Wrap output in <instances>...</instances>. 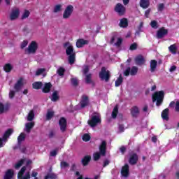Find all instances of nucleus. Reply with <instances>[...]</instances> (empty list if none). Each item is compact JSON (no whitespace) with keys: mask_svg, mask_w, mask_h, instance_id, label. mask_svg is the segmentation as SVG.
I'll use <instances>...</instances> for the list:
<instances>
[{"mask_svg":"<svg viewBox=\"0 0 179 179\" xmlns=\"http://www.w3.org/2000/svg\"><path fill=\"white\" fill-rule=\"evenodd\" d=\"M27 120V121H33L34 120V110H31L29 111Z\"/></svg>","mask_w":179,"mask_h":179,"instance_id":"37","label":"nucleus"},{"mask_svg":"<svg viewBox=\"0 0 179 179\" xmlns=\"http://www.w3.org/2000/svg\"><path fill=\"white\" fill-rule=\"evenodd\" d=\"M57 73H58L59 76H64V73H65V69L64 67H59Z\"/></svg>","mask_w":179,"mask_h":179,"instance_id":"45","label":"nucleus"},{"mask_svg":"<svg viewBox=\"0 0 179 179\" xmlns=\"http://www.w3.org/2000/svg\"><path fill=\"white\" fill-rule=\"evenodd\" d=\"M131 114L134 118H137L139 116V108L134 106L131 108Z\"/></svg>","mask_w":179,"mask_h":179,"instance_id":"20","label":"nucleus"},{"mask_svg":"<svg viewBox=\"0 0 179 179\" xmlns=\"http://www.w3.org/2000/svg\"><path fill=\"white\" fill-rule=\"evenodd\" d=\"M150 5V1H149V0H140V6L143 8V9H148Z\"/></svg>","mask_w":179,"mask_h":179,"instance_id":"23","label":"nucleus"},{"mask_svg":"<svg viewBox=\"0 0 179 179\" xmlns=\"http://www.w3.org/2000/svg\"><path fill=\"white\" fill-rule=\"evenodd\" d=\"M164 10V3H161L158 5V12H163Z\"/></svg>","mask_w":179,"mask_h":179,"instance_id":"52","label":"nucleus"},{"mask_svg":"<svg viewBox=\"0 0 179 179\" xmlns=\"http://www.w3.org/2000/svg\"><path fill=\"white\" fill-rule=\"evenodd\" d=\"M37 48H38V45L36 41H31L29 45L28 48L25 50L26 52L28 54H36L37 51Z\"/></svg>","mask_w":179,"mask_h":179,"instance_id":"7","label":"nucleus"},{"mask_svg":"<svg viewBox=\"0 0 179 179\" xmlns=\"http://www.w3.org/2000/svg\"><path fill=\"white\" fill-rule=\"evenodd\" d=\"M13 69V66L10 64H6L5 66H3V71L6 72L7 73H9L10 71Z\"/></svg>","mask_w":179,"mask_h":179,"instance_id":"33","label":"nucleus"},{"mask_svg":"<svg viewBox=\"0 0 179 179\" xmlns=\"http://www.w3.org/2000/svg\"><path fill=\"white\" fill-rule=\"evenodd\" d=\"M73 12V6L69 5L64 10L63 13V19H69Z\"/></svg>","mask_w":179,"mask_h":179,"instance_id":"10","label":"nucleus"},{"mask_svg":"<svg viewBox=\"0 0 179 179\" xmlns=\"http://www.w3.org/2000/svg\"><path fill=\"white\" fill-rule=\"evenodd\" d=\"M59 125L60 127V131L65 132L66 131V119L65 117H61L59 120Z\"/></svg>","mask_w":179,"mask_h":179,"instance_id":"14","label":"nucleus"},{"mask_svg":"<svg viewBox=\"0 0 179 179\" xmlns=\"http://www.w3.org/2000/svg\"><path fill=\"white\" fill-rule=\"evenodd\" d=\"M80 104H81V108H85V107H86V106L89 104V97H87V96L86 95H83Z\"/></svg>","mask_w":179,"mask_h":179,"instance_id":"24","label":"nucleus"},{"mask_svg":"<svg viewBox=\"0 0 179 179\" xmlns=\"http://www.w3.org/2000/svg\"><path fill=\"white\" fill-rule=\"evenodd\" d=\"M14 175H15V172L13 171V170L8 169L6 172L3 179H13Z\"/></svg>","mask_w":179,"mask_h":179,"instance_id":"21","label":"nucleus"},{"mask_svg":"<svg viewBox=\"0 0 179 179\" xmlns=\"http://www.w3.org/2000/svg\"><path fill=\"white\" fill-rule=\"evenodd\" d=\"M150 26L151 27H152V29H157V21L156 20H153V21H151L150 22Z\"/></svg>","mask_w":179,"mask_h":179,"instance_id":"50","label":"nucleus"},{"mask_svg":"<svg viewBox=\"0 0 179 179\" xmlns=\"http://www.w3.org/2000/svg\"><path fill=\"white\" fill-rule=\"evenodd\" d=\"M176 69H177V66H171V68L169 69V72H174V71H176Z\"/></svg>","mask_w":179,"mask_h":179,"instance_id":"63","label":"nucleus"},{"mask_svg":"<svg viewBox=\"0 0 179 179\" xmlns=\"http://www.w3.org/2000/svg\"><path fill=\"white\" fill-rule=\"evenodd\" d=\"M122 44V39L121 38H117V41L115 43L116 47H120Z\"/></svg>","mask_w":179,"mask_h":179,"instance_id":"54","label":"nucleus"},{"mask_svg":"<svg viewBox=\"0 0 179 179\" xmlns=\"http://www.w3.org/2000/svg\"><path fill=\"white\" fill-rule=\"evenodd\" d=\"M150 13V8H148L145 12V17H149V14Z\"/></svg>","mask_w":179,"mask_h":179,"instance_id":"60","label":"nucleus"},{"mask_svg":"<svg viewBox=\"0 0 179 179\" xmlns=\"http://www.w3.org/2000/svg\"><path fill=\"white\" fill-rule=\"evenodd\" d=\"M99 152H94L93 154V159L94 162H97L101 156H106L107 153V141L102 140L99 146Z\"/></svg>","mask_w":179,"mask_h":179,"instance_id":"1","label":"nucleus"},{"mask_svg":"<svg viewBox=\"0 0 179 179\" xmlns=\"http://www.w3.org/2000/svg\"><path fill=\"white\" fill-rule=\"evenodd\" d=\"M33 89H36V90H38L43 87V83L42 82H34L32 84Z\"/></svg>","mask_w":179,"mask_h":179,"instance_id":"31","label":"nucleus"},{"mask_svg":"<svg viewBox=\"0 0 179 179\" xmlns=\"http://www.w3.org/2000/svg\"><path fill=\"white\" fill-rule=\"evenodd\" d=\"M76 54H72L71 55H69V63L70 65H73L76 61Z\"/></svg>","mask_w":179,"mask_h":179,"instance_id":"36","label":"nucleus"},{"mask_svg":"<svg viewBox=\"0 0 179 179\" xmlns=\"http://www.w3.org/2000/svg\"><path fill=\"white\" fill-rule=\"evenodd\" d=\"M163 99H164V92L159 91L155 92L154 94H152V102H156V106L159 107V106H162V103H163Z\"/></svg>","mask_w":179,"mask_h":179,"instance_id":"4","label":"nucleus"},{"mask_svg":"<svg viewBox=\"0 0 179 179\" xmlns=\"http://www.w3.org/2000/svg\"><path fill=\"white\" fill-rule=\"evenodd\" d=\"M24 80L23 79V78H20L14 85V87H13L14 90H10V92L8 94L9 99H13V97H15V94H16V93L22 90V88L24 85V83H23Z\"/></svg>","mask_w":179,"mask_h":179,"instance_id":"2","label":"nucleus"},{"mask_svg":"<svg viewBox=\"0 0 179 179\" xmlns=\"http://www.w3.org/2000/svg\"><path fill=\"white\" fill-rule=\"evenodd\" d=\"M25 171H26V166H23L17 174V178L18 179H30V172H26L25 175L23 176V174H24Z\"/></svg>","mask_w":179,"mask_h":179,"instance_id":"11","label":"nucleus"},{"mask_svg":"<svg viewBox=\"0 0 179 179\" xmlns=\"http://www.w3.org/2000/svg\"><path fill=\"white\" fill-rule=\"evenodd\" d=\"M138 162V155L136 154H134L129 160V163L131 165L136 164Z\"/></svg>","mask_w":179,"mask_h":179,"instance_id":"27","label":"nucleus"},{"mask_svg":"<svg viewBox=\"0 0 179 179\" xmlns=\"http://www.w3.org/2000/svg\"><path fill=\"white\" fill-rule=\"evenodd\" d=\"M75 170H76V164H73L71 165V171H75Z\"/></svg>","mask_w":179,"mask_h":179,"instance_id":"64","label":"nucleus"},{"mask_svg":"<svg viewBox=\"0 0 179 179\" xmlns=\"http://www.w3.org/2000/svg\"><path fill=\"white\" fill-rule=\"evenodd\" d=\"M57 150H53L50 152V156L52 157H55L57 156Z\"/></svg>","mask_w":179,"mask_h":179,"instance_id":"62","label":"nucleus"},{"mask_svg":"<svg viewBox=\"0 0 179 179\" xmlns=\"http://www.w3.org/2000/svg\"><path fill=\"white\" fill-rule=\"evenodd\" d=\"M61 10H62V5L57 4L55 6V8L53 10L54 13H58V12H61Z\"/></svg>","mask_w":179,"mask_h":179,"instance_id":"41","label":"nucleus"},{"mask_svg":"<svg viewBox=\"0 0 179 179\" xmlns=\"http://www.w3.org/2000/svg\"><path fill=\"white\" fill-rule=\"evenodd\" d=\"M138 48V44L136 43H134L130 45V50L131 51H134V50H136Z\"/></svg>","mask_w":179,"mask_h":179,"instance_id":"56","label":"nucleus"},{"mask_svg":"<svg viewBox=\"0 0 179 179\" xmlns=\"http://www.w3.org/2000/svg\"><path fill=\"white\" fill-rule=\"evenodd\" d=\"M121 174L122 176L124 177L125 178L129 176V166H128V164H125L122 168Z\"/></svg>","mask_w":179,"mask_h":179,"instance_id":"16","label":"nucleus"},{"mask_svg":"<svg viewBox=\"0 0 179 179\" xmlns=\"http://www.w3.org/2000/svg\"><path fill=\"white\" fill-rule=\"evenodd\" d=\"M83 72L84 75H87V72H89V66H84Z\"/></svg>","mask_w":179,"mask_h":179,"instance_id":"55","label":"nucleus"},{"mask_svg":"<svg viewBox=\"0 0 179 179\" xmlns=\"http://www.w3.org/2000/svg\"><path fill=\"white\" fill-rule=\"evenodd\" d=\"M85 82L87 85H90V83H92L93 85V81L92 80V74L85 75Z\"/></svg>","mask_w":179,"mask_h":179,"instance_id":"39","label":"nucleus"},{"mask_svg":"<svg viewBox=\"0 0 179 179\" xmlns=\"http://www.w3.org/2000/svg\"><path fill=\"white\" fill-rule=\"evenodd\" d=\"M19 15H20V10L19 8H13L11 10V13L10 14V20H16V19L19 17Z\"/></svg>","mask_w":179,"mask_h":179,"instance_id":"12","label":"nucleus"},{"mask_svg":"<svg viewBox=\"0 0 179 179\" xmlns=\"http://www.w3.org/2000/svg\"><path fill=\"white\" fill-rule=\"evenodd\" d=\"M26 159H20L15 165V169L16 170H19V169H20V167H22V166H23V163H24Z\"/></svg>","mask_w":179,"mask_h":179,"instance_id":"38","label":"nucleus"},{"mask_svg":"<svg viewBox=\"0 0 179 179\" xmlns=\"http://www.w3.org/2000/svg\"><path fill=\"white\" fill-rule=\"evenodd\" d=\"M138 73V67L136 66H132L128 67L124 72V76H129L131 75V76H135Z\"/></svg>","mask_w":179,"mask_h":179,"instance_id":"9","label":"nucleus"},{"mask_svg":"<svg viewBox=\"0 0 179 179\" xmlns=\"http://www.w3.org/2000/svg\"><path fill=\"white\" fill-rule=\"evenodd\" d=\"M169 108L164 109L162 113V120H165V121H169Z\"/></svg>","mask_w":179,"mask_h":179,"instance_id":"29","label":"nucleus"},{"mask_svg":"<svg viewBox=\"0 0 179 179\" xmlns=\"http://www.w3.org/2000/svg\"><path fill=\"white\" fill-rule=\"evenodd\" d=\"M157 68V61L156 60H151L150 62V71L152 73L153 72H156V69Z\"/></svg>","mask_w":179,"mask_h":179,"instance_id":"18","label":"nucleus"},{"mask_svg":"<svg viewBox=\"0 0 179 179\" xmlns=\"http://www.w3.org/2000/svg\"><path fill=\"white\" fill-rule=\"evenodd\" d=\"M5 113V106L3 104L0 103V114H3Z\"/></svg>","mask_w":179,"mask_h":179,"instance_id":"57","label":"nucleus"},{"mask_svg":"<svg viewBox=\"0 0 179 179\" xmlns=\"http://www.w3.org/2000/svg\"><path fill=\"white\" fill-rule=\"evenodd\" d=\"M55 136V133L53 131H50L49 133V138H54V136Z\"/></svg>","mask_w":179,"mask_h":179,"instance_id":"61","label":"nucleus"},{"mask_svg":"<svg viewBox=\"0 0 179 179\" xmlns=\"http://www.w3.org/2000/svg\"><path fill=\"white\" fill-rule=\"evenodd\" d=\"M136 65H143L145 64V58L142 55H139L135 59Z\"/></svg>","mask_w":179,"mask_h":179,"instance_id":"25","label":"nucleus"},{"mask_svg":"<svg viewBox=\"0 0 179 179\" xmlns=\"http://www.w3.org/2000/svg\"><path fill=\"white\" fill-rule=\"evenodd\" d=\"M30 16V11L26 10L23 13L22 15L21 16L22 20H24V19H27Z\"/></svg>","mask_w":179,"mask_h":179,"instance_id":"43","label":"nucleus"},{"mask_svg":"<svg viewBox=\"0 0 179 179\" xmlns=\"http://www.w3.org/2000/svg\"><path fill=\"white\" fill-rule=\"evenodd\" d=\"M44 179H57V175L55 173H48L45 176Z\"/></svg>","mask_w":179,"mask_h":179,"instance_id":"44","label":"nucleus"},{"mask_svg":"<svg viewBox=\"0 0 179 179\" xmlns=\"http://www.w3.org/2000/svg\"><path fill=\"white\" fill-rule=\"evenodd\" d=\"M90 135L85 134L83 136V141H84V142H89V141H90Z\"/></svg>","mask_w":179,"mask_h":179,"instance_id":"48","label":"nucleus"},{"mask_svg":"<svg viewBox=\"0 0 179 179\" xmlns=\"http://www.w3.org/2000/svg\"><path fill=\"white\" fill-rule=\"evenodd\" d=\"M64 48H67L66 49V55H72V54H76L75 53V52H73V46H72V45H71V43L69 42H66L64 44Z\"/></svg>","mask_w":179,"mask_h":179,"instance_id":"13","label":"nucleus"},{"mask_svg":"<svg viewBox=\"0 0 179 179\" xmlns=\"http://www.w3.org/2000/svg\"><path fill=\"white\" fill-rule=\"evenodd\" d=\"M51 87H52L51 83H45L44 87L42 89V92L43 93H50V92H51Z\"/></svg>","mask_w":179,"mask_h":179,"instance_id":"22","label":"nucleus"},{"mask_svg":"<svg viewBox=\"0 0 179 179\" xmlns=\"http://www.w3.org/2000/svg\"><path fill=\"white\" fill-rule=\"evenodd\" d=\"M90 160H92V157H90L89 155L84 157L83 158V159L81 160L83 166H87V164H89V162H90Z\"/></svg>","mask_w":179,"mask_h":179,"instance_id":"28","label":"nucleus"},{"mask_svg":"<svg viewBox=\"0 0 179 179\" xmlns=\"http://www.w3.org/2000/svg\"><path fill=\"white\" fill-rule=\"evenodd\" d=\"M124 125L120 124L119 125V132H124Z\"/></svg>","mask_w":179,"mask_h":179,"instance_id":"59","label":"nucleus"},{"mask_svg":"<svg viewBox=\"0 0 179 179\" xmlns=\"http://www.w3.org/2000/svg\"><path fill=\"white\" fill-rule=\"evenodd\" d=\"M60 167L61 169H66V167H69V164H68L66 162H61L60 163Z\"/></svg>","mask_w":179,"mask_h":179,"instance_id":"49","label":"nucleus"},{"mask_svg":"<svg viewBox=\"0 0 179 179\" xmlns=\"http://www.w3.org/2000/svg\"><path fill=\"white\" fill-rule=\"evenodd\" d=\"M55 112L54 110H48L47 114H46V120L47 121H50L52 117H54Z\"/></svg>","mask_w":179,"mask_h":179,"instance_id":"35","label":"nucleus"},{"mask_svg":"<svg viewBox=\"0 0 179 179\" xmlns=\"http://www.w3.org/2000/svg\"><path fill=\"white\" fill-rule=\"evenodd\" d=\"M115 12L117 13L119 16H124L125 15V7L122 3H117L114 9Z\"/></svg>","mask_w":179,"mask_h":179,"instance_id":"8","label":"nucleus"},{"mask_svg":"<svg viewBox=\"0 0 179 179\" xmlns=\"http://www.w3.org/2000/svg\"><path fill=\"white\" fill-rule=\"evenodd\" d=\"M169 50L172 54H177V52H176L177 51V46H176V45H171L169 46Z\"/></svg>","mask_w":179,"mask_h":179,"instance_id":"42","label":"nucleus"},{"mask_svg":"<svg viewBox=\"0 0 179 179\" xmlns=\"http://www.w3.org/2000/svg\"><path fill=\"white\" fill-rule=\"evenodd\" d=\"M175 110L178 113L179 112V101H176V106H175Z\"/></svg>","mask_w":179,"mask_h":179,"instance_id":"58","label":"nucleus"},{"mask_svg":"<svg viewBox=\"0 0 179 179\" xmlns=\"http://www.w3.org/2000/svg\"><path fill=\"white\" fill-rule=\"evenodd\" d=\"M71 83L73 86H78L79 85V81L78 80V78H73L71 79Z\"/></svg>","mask_w":179,"mask_h":179,"instance_id":"47","label":"nucleus"},{"mask_svg":"<svg viewBox=\"0 0 179 179\" xmlns=\"http://www.w3.org/2000/svg\"><path fill=\"white\" fill-rule=\"evenodd\" d=\"M87 124L91 127V128H95V127L101 124V117L100 116V114L94 113L91 115L90 120H88Z\"/></svg>","mask_w":179,"mask_h":179,"instance_id":"3","label":"nucleus"},{"mask_svg":"<svg viewBox=\"0 0 179 179\" xmlns=\"http://www.w3.org/2000/svg\"><path fill=\"white\" fill-rule=\"evenodd\" d=\"M51 100L52 101H57V100H59V96H58V91H55L52 94Z\"/></svg>","mask_w":179,"mask_h":179,"instance_id":"34","label":"nucleus"},{"mask_svg":"<svg viewBox=\"0 0 179 179\" xmlns=\"http://www.w3.org/2000/svg\"><path fill=\"white\" fill-rule=\"evenodd\" d=\"M142 29H143V22H140V24L138 27V31H136V34H138V36H139V34L143 31Z\"/></svg>","mask_w":179,"mask_h":179,"instance_id":"46","label":"nucleus"},{"mask_svg":"<svg viewBox=\"0 0 179 179\" xmlns=\"http://www.w3.org/2000/svg\"><path fill=\"white\" fill-rule=\"evenodd\" d=\"M12 134H13V129H8L5 131L3 138H0V148L3 147V142L6 143Z\"/></svg>","mask_w":179,"mask_h":179,"instance_id":"6","label":"nucleus"},{"mask_svg":"<svg viewBox=\"0 0 179 179\" xmlns=\"http://www.w3.org/2000/svg\"><path fill=\"white\" fill-rule=\"evenodd\" d=\"M43 72H45V69H38L36 72V76H39V75H41Z\"/></svg>","mask_w":179,"mask_h":179,"instance_id":"51","label":"nucleus"},{"mask_svg":"<svg viewBox=\"0 0 179 179\" xmlns=\"http://www.w3.org/2000/svg\"><path fill=\"white\" fill-rule=\"evenodd\" d=\"M117 114H118V106H115L112 112V118H117Z\"/></svg>","mask_w":179,"mask_h":179,"instance_id":"40","label":"nucleus"},{"mask_svg":"<svg viewBox=\"0 0 179 179\" xmlns=\"http://www.w3.org/2000/svg\"><path fill=\"white\" fill-rule=\"evenodd\" d=\"M28 44H29V41H22V43H21V46H20L22 50H23V48H25L26 47H27Z\"/></svg>","mask_w":179,"mask_h":179,"instance_id":"53","label":"nucleus"},{"mask_svg":"<svg viewBox=\"0 0 179 179\" xmlns=\"http://www.w3.org/2000/svg\"><path fill=\"white\" fill-rule=\"evenodd\" d=\"M119 26L120 27H123L124 29H125V27H128V20L126 18L121 19Z\"/></svg>","mask_w":179,"mask_h":179,"instance_id":"30","label":"nucleus"},{"mask_svg":"<svg viewBox=\"0 0 179 179\" xmlns=\"http://www.w3.org/2000/svg\"><path fill=\"white\" fill-rule=\"evenodd\" d=\"M25 139H26V134L21 133L20 136L17 137L18 146H20L22 145V143L24 142Z\"/></svg>","mask_w":179,"mask_h":179,"instance_id":"26","label":"nucleus"},{"mask_svg":"<svg viewBox=\"0 0 179 179\" xmlns=\"http://www.w3.org/2000/svg\"><path fill=\"white\" fill-rule=\"evenodd\" d=\"M169 33V31L164 28H161L159 31L157 32V38H163L164 36H167Z\"/></svg>","mask_w":179,"mask_h":179,"instance_id":"15","label":"nucleus"},{"mask_svg":"<svg viewBox=\"0 0 179 179\" xmlns=\"http://www.w3.org/2000/svg\"><path fill=\"white\" fill-rule=\"evenodd\" d=\"M123 81H124V78H122V74H120L119 76V78L117 79V80L115 83V86L116 87H118V86H121Z\"/></svg>","mask_w":179,"mask_h":179,"instance_id":"32","label":"nucleus"},{"mask_svg":"<svg viewBox=\"0 0 179 179\" xmlns=\"http://www.w3.org/2000/svg\"><path fill=\"white\" fill-rule=\"evenodd\" d=\"M34 122H31L25 124V128L24 129V131L27 132V134H30L31 129H33L34 127Z\"/></svg>","mask_w":179,"mask_h":179,"instance_id":"17","label":"nucleus"},{"mask_svg":"<svg viewBox=\"0 0 179 179\" xmlns=\"http://www.w3.org/2000/svg\"><path fill=\"white\" fill-rule=\"evenodd\" d=\"M86 44H89V41L85 39H78L76 42L77 48H82L83 45H86Z\"/></svg>","mask_w":179,"mask_h":179,"instance_id":"19","label":"nucleus"},{"mask_svg":"<svg viewBox=\"0 0 179 179\" xmlns=\"http://www.w3.org/2000/svg\"><path fill=\"white\" fill-rule=\"evenodd\" d=\"M110 71L106 69V67H102L99 73V78L101 80H105V82H108L110 80Z\"/></svg>","mask_w":179,"mask_h":179,"instance_id":"5","label":"nucleus"}]
</instances>
